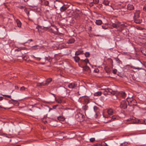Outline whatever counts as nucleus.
Returning <instances> with one entry per match:
<instances>
[{
    "instance_id": "6ab92c4d",
    "label": "nucleus",
    "mask_w": 146,
    "mask_h": 146,
    "mask_svg": "<svg viewBox=\"0 0 146 146\" xmlns=\"http://www.w3.org/2000/svg\"><path fill=\"white\" fill-rule=\"evenodd\" d=\"M96 23V25H100L102 23V21L100 20H96L95 22Z\"/></svg>"
},
{
    "instance_id": "864d4df0",
    "label": "nucleus",
    "mask_w": 146,
    "mask_h": 146,
    "mask_svg": "<svg viewBox=\"0 0 146 146\" xmlns=\"http://www.w3.org/2000/svg\"><path fill=\"white\" fill-rule=\"evenodd\" d=\"M29 41H33V40H32V39H29Z\"/></svg>"
},
{
    "instance_id": "20e7f679",
    "label": "nucleus",
    "mask_w": 146,
    "mask_h": 146,
    "mask_svg": "<svg viewBox=\"0 0 146 146\" xmlns=\"http://www.w3.org/2000/svg\"><path fill=\"white\" fill-rule=\"evenodd\" d=\"M140 12L139 11H136L135 13H134V18H139Z\"/></svg>"
},
{
    "instance_id": "ea45409f",
    "label": "nucleus",
    "mask_w": 146,
    "mask_h": 146,
    "mask_svg": "<svg viewBox=\"0 0 146 146\" xmlns=\"http://www.w3.org/2000/svg\"><path fill=\"white\" fill-rule=\"evenodd\" d=\"M23 48H19L18 49H16V50H17V51H19L20 50H23Z\"/></svg>"
},
{
    "instance_id": "f257e3e1",
    "label": "nucleus",
    "mask_w": 146,
    "mask_h": 146,
    "mask_svg": "<svg viewBox=\"0 0 146 146\" xmlns=\"http://www.w3.org/2000/svg\"><path fill=\"white\" fill-rule=\"evenodd\" d=\"M112 26L114 28H116L117 30L121 31L122 30L125 26L123 24H121L120 23L117 24L113 23Z\"/></svg>"
},
{
    "instance_id": "052dcab7",
    "label": "nucleus",
    "mask_w": 146,
    "mask_h": 146,
    "mask_svg": "<svg viewBox=\"0 0 146 146\" xmlns=\"http://www.w3.org/2000/svg\"><path fill=\"white\" fill-rule=\"evenodd\" d=\"M58 119H59V117H58Z\"/></svg>"
},
{
    "instance_id": "4be33fe9",
    "label": "nucleus",
    "mask_w": 146,
    "mask_h": 146,
    "mask_svg": "<svg viewBox=\"0 0 146 146\" xmlns=\"http://www.w3.org/2000/svg\"><path fill=\"white\" fill-rule=\"evenodd\" d=\"M90 69V68L87 66H85L83 67V70L85 71H88Z\"/></svg>"
},
{
    "instance_id": "72a5a7b5",
    "label": "nucleus",
    "mask_w": 146,
    "mask_h": 146,
    "mask_svg": "<svg viewBox=\"0 0 146 146\" xmlns=\"http://www.w3.org/2000/svg\"><path fill=\"white\" fill-rule=\"evenodd\" d=\"M90 140L91 142H93L95 141V139L94 138H90Z\"/></svg>"
},
{
    "instance_id": "8fccbe9b",
    "label": "nucleus",
    "mask_w": 146,
    "mask_h": 146,
    "mask_svg": "<svg viewBox=\"0 0 146 146\" xmlns=\"http://www.w3.org/2000/svg\"><path fill=\"white\" fill-rule=\"evenodd\" d=\"M80 54H81L83 53V51H80Z\"/></svg>"
},
{
    "instance_id": "f3484780",
    "label": "nucleus",
    "mask_w": 146,
    "mask_h": 146,
    "mask_svg": "<svg viewBox=\"0 0 146 146\" xmlns=\"http://www.w3.org/2000/svg\"><path fill=\"white\" fill-rule=\"evenodd\" d=\"M45 60H46L50 62H51L52 60L51 58L49 56L47 57H45Z\"/></svg>"
},
{
    "instance_id": "423d86ee",
    "label": "nucleus",
    "mask_w": 146,
    "mask_h": 146,
    "mask_svg": "<svg viewBox=\"0 0 146 146\" xmlns=\"http://www.w3.org/2000/svg\"><path fill=\"white\" fill-rule=\"evenodd\" d=\"M83 98V100H84V102L85 103V104H88L89 102V100L86 97H85L84 96H82L80 97V98Z\"/></svg>"
},
{
    "instance_id": "b1692460",
    "label": "nucleus",
    "mask_w": 146,
    "mask_h": 146,
    "mask_svg": "<svg viewBox=\"0 0 146 146\" xmlns=\"http://www.w3.org/2000/svg\"><path fill=\"white\" fill-rule=\"evenodd\" d=\"M81 60L82 61L85 62V63H86V64H87V63H88L90 64V63L89 62V60L87 58H86L85 60Z\"/></svg>"
},
{
    "instance_id": "2eb2a0df",
    "label": "nucleus",
    "mask_w": 146,
    "mask_h": 146,
    "mask_svg": "<svg viewBox=\"0 0 146 146\" xmlns=\"http://www.w3.org/2000/svg\"><path fill=\"white\" fill-rule=\"evenodd\" d=\"M52 80L51 78H49L47 79L45 82H44L45 86L48 85Z\"/></svg>"
},
{
    "instance_id": "7c9ffc66",
    "label": "nucleus",
    "mask_w": 146,
    "mask_h": 146,
    "mask_svg": "<svg viewBox=\"0 0 146 146\" xmlns=\"http://www.w3.org/2000/svg\"><path fill=\"white\" fill-rule=\"evenodd\" d=\"M44 5L46 6H48L49 2L47 1H44Z\"/></svg>"
},
{
    "instance_id": "1a4fd4ad",
    "label": "nucleus",
    "mask_w": 146,
    "mask_h": 146,
    "mask_svg": "<svg viewBox=\"0 0 146 146\" xmlns=\"http://www.w3.org/2000/svg\"><path fill=\"white\" fill-rule=\"evenodd\" d=\"M68 86L70 88L73 89L75 87L76 85L74 83H71L68 85Z\"/></svg>"
},
{
    "instance_id": "6e6d98bb",
    "label": "nucleus",
    "mask_w": 146,
    "mask_h": 146,
    "mask_svg": "<svg viewBox=\"0 0 146 146\" xmlns=\"http://www.w3.org/2000/svg\"><path fill=\"white\" fill-rule=\"evenodd\" d=\"M95 108H97L96 107H94V110L95 109Z\"/></svg>"
},
{
    "instance_id": "49530a36",
    "label": "nucleus",
    "mask_w": 146,
    "mask_h": 146,
    "mask_svg": "<svg viewBox=\"0 0 146 146\" xmlns=\"http://www.w3.org/2000/svg\"><path fill=\"white\" fill-rule=\"evenodd\" d=\"M0 108L5 109V108L1 106H0Z\"/></svg>"
},
{
    "instance_id": "5701e85b",
    "label": "nucleus",
    "mask_w": 146,
    "mask_h": 146,
    "mask_svg": "<svg viewBox=\"0 0 146 146\" xmlns=\"http://www.w3.org/2000/svg\"><path fill=\"white\" fill-rule=\"evenodd\" d=\"M102 92H98L94 94V95L96 96H100Z\"/></svg>"
},
{
    "instance_id": "393cba45",
    "label": "nucleus",
    "mask_w": 146,
    "mask_h": 146,
    "mask_svg": "<svg viewBox=\"0 0 146 146\" xmlns=\"http://www.w3.org/2000/svg\"><path fill=\"white\" fill-rule=\"evenodd\" d=\"M88 108V106L87 105H85L82 107V109L85 111H86L87 110Z\"/></svg>"
},
{
    "instance_id": "5fc2aeb1",
    "label": "nucleus",
    "mask_w": 146,
    "mask_h": 146,
    "mask_svg": "<svg viewBox=\"0 0 146 146\" xmlns=\"http://www.w3.org/2000/svg\"><path fill=\"white\" fill-rule=\"evenodd\" d=\"M27 13V15H28V14H29V12H27V13Z\"/></svg>"
},
{
    "instance_id": "bf43d9fd",
    "label": "nucleus",
    "mask_w": 146,
    "mask_h": 146,
    "mask_svg": "<svg viewBox=\"0 0 146 146\" xmlns=\"http://www.w3.org/2000/svg\"><path fill=\"white\" fill-rule=\"evenodd\" d=\"M52 94L54 96H54V95H54V94Z\"/></svg>"
},
{
    "instance_id": "0e129e2a",
    "label": "nucleus",
    "mask_w": 146,
    "mask_h": 146,
    "mask_svg": "<svg viewBox=\"0 0 146 146\" xmlns=\"http://www.w3.org/2000/svg\"><path fill=\"white\" fill-rule=\"evenodd\" d=\"M46 122H45V123H46Z\"/></svg>"
},
{
    "instance_id": "f704fd0d",
    "label": "nucleus",
    "mask_w": 146,
    "mask_h": 146,
    "mask_svg": "<svg viewBox=\"0 0 146 146\" xmlns=\"http://www.w3.org/2000/svg\"><path fill=\"white\" fill-rule=\"evenodd\" d=\"M93 2L95 4H97L99 2V0H93Z\"/></svg>"
},
{
    "instance_id": "0eeeda50",
    "label": "nucleus",
    "mask_w": 146,
    "mask_h": 146,
    "mask_svg": "<svg viewBox=\"0 0 146 146\" xmlns=\"http://www.w3.org/2000/svg\"><path fill=\"white\" fill-rule=\"evenodd\" d=\"M134 19L135 22L137 24L140 23L142 22V20L141 19H139V18H134Z\"/></svg>"
},
{
    "instance_id": "9d476101",
    "label": "nucleus",
    "mask_w": 146,
    "mask_h": 146,
    "mask_svg": "<svg viewBox=\"0 0 146 146\" xmlns=\"http://www.w3.org/2000/svg\"><path fill=\"white\" fill-rule=\"evenodd\" d=\"M75 41V39L73 38H71L69 39L68 41L67 42V43L69 44H72L74 43Z\"/></svg>"
},
{
    "instance_id": "cd10ccee",
    "label": "nucleus",
    "mask_w": 146,
    "mask_h": 146,
    "mask_svg": "<svg viewBox=\"0 0 146 146\" xmlns=\"http://www.w3.org/2000/svg\"><path fill=\"white\" fill-rule=\"evenodd\" d=\"M26 88L24 86L21 87L20 89V90L21 91H23L25 90Z\"/></svg>"
},
{
    "instance_id": "f8f14e48",
    "label": "nucleus",
    "mask_w": 146,
    "mask_h": 146,
    "mask_svg": "<svg viewBox=\"0 0 146 146\" xmlns=\"http://www.w3.org/2000/svg\"><path fill=\"white\" fill-rule=\"evenodd\" d=\"M75 117L76 118H78L80 119H81L83 117V115L82 113H79L76 115Z\"/></svg>"
},
{
    "instance_id": "4c0bfd02",
    "label": "nucleus",
    "mask_w": 146,
    "mask_h": 146,
    "mask_svg": "<svg viewBox=\"0 0 146 146\" xmlns=\"http://www.w3.org/2000/svg\"><path fill=\"white\" fill-rule=\"evenodd\" d=\"M70 10H68L66 12V14L68 15H69L70 14Z\"/></svg>"
},
{
    "instance_id": "37998d69",
    "label": "nucleus",
    "mask_w": 146,
    "mask_h": 146,
    "mask_svg": "<svg viewBox=\"0 0 146 146\" xmlns=\"http://www.w3.org/2000/svg\"><path fill=\"white\" fill-rule=\"evenodd\" d=\"M143 9L144 11H145L146 12V6L144 7Z\"/></svg>"
},
{
    "instance_id": "a19ab883",
    "label": "nucleus",
    "mask_w": 146,
    "mask_h": 146,
    "mask_svg": "<svg viewBox=\"0 0 146 146\" xmlns=\"http://www.w3.org/2000/svg\"><path fill=\"white\" fill-rule=\"evenodd\" d=\"M75 15L77 16V19H78L80 17V16L79 15V14L77 13Z\"/></svg>"
},
{
    "instance_id": "e2e57ef3",
    "label": "nucleus",
    "mask_w": 146,
    "mask_h": 146,
    "mask_svg": "<svg viewBox=\"0 0 146 146\" xmlns=\"http://www.w3.org/2000/svg\"><path fill=\"white\" fill-rule=\"evenodd\" d=\"M46 122H45V123H46Z\"/></svg>"
},
{
    "instance_id": "e433bc0d",
    "label": "nucleus",
    "mask_w": 146,
    "mask_h": 146,
    "mask_svg": "<svg viewBox=\"0 0 146 146\" xmlns=\"http://www.w3.org/2000/svg\"><path fill=\"white\" fill-rule=\"evenodd\" d=\"M117 72V70L116 69H114L113 71V73L114 74H116Z\"/></svg>"
},
{
    "instance_id": "2f4dec72",
    "label": "nucleus",
    "mask_w": 146,
    "mask_h": 146,
    "mask_svg": "<svg viewBox=\"0 0 146 146\" xmlns=\"http://www.w3.org/2000/svg\"><path fill=\"white\" fill-rule=\"evenodd\" d=\"M102 28L104 29H106L108 28V26L107 25H103L102 26Z\"/></svg>"
},
{
    "instance_id": "39448f33",
    "label": "nucleus",
    "mask_w": 146,
    "mask_h": 146,
    "mask_svg": "<svg viewBox=\"0 0 146 146\" xmlns=\"http://www.w3.org/2000/svg\"><path fill=\"white\" fill-rule=\"evenodd\" d=\"M105 91L107 92H109L111 94H114L115 93V92L113 91V90L110 88H107L105 89Z\"/></svg>"
},
{
    "instance_id": "473e14b6",
    "label": "nucleus",
    "mask_w": 146,
    "mask_h": 146,
    "mask_svg": "<svg viewBox=\"0 0 146 146\" xmlns=\"http://www.w3.org/2000/svg\"><path fill=\"white\" fill-rule=\"evenodd\" d=\"M80 54V51H77L75 53L76 55H78Z\"/></svg>"
},
{
    "instance_id": "a211bd4d",
    "label": "nucleus",
    "mask_w": 146,
    "mask_h": 146,
    "mask_svg": "<svg viewBox=\"0 0 146 146\" xmlns=\"http://www.w3.org/2000/svg\"><path fill=\"white\" fill-rule=\"evenodd\" d=\"M108 113L109 115H112L113 113V111L112 109L111 108L109 109L108 110Z\"/></svg>"
},
{
    "instance_id": "58836bf2",
    "label": "nucleus",
    "mask_w": 146,
    "mask_h": 146,
    "mask_svg": "<svg viewBox=\"0 0 146 146\" xmlns=\"http://www.w3.org/2000/svg\"><path fill=\"white\" fill-rule=\"evenodd\" d=\"M133 69H135L139 70V69H141V68H139V67L136 68L135 67H133Z\"/></svg>"
},
{
    "instance_id": "9b49d317",
    "label": "nucleus",
    "mask_w": 146,
    "mask_h": 146,
    "mask_svg": "<svg viewBox=\"0 0 146 146\" xmlns=\"http://www.w3.org/2000/svg\"><path fill=\"white\" fill-rule=\"evenodd\" d=\"M134 8V6L133 5L131 4H129L127 6V9L129 10H131L133 9Z\"/></svg>"
},
{
    "instance_id": "bb28decb",
    "label": "nucleus",
    "mask_w": 146,
    "mask_h": 146,
    "mask_svg": "<svg viewBox=\"0 0 146 146\" xmlns=\"http://www.w3.org/2000/svg\"><path fill=\"white\" fill-rule=\"evenodd\" d=\"M85 55L86 57H88L90 55V54L89 52H85Z\"/></svg>"
},
{
    "instance_id": "aec40b11",
    "label": "nucleus",
    "mask_w": 146,
    "mask_h": 146,
    "mask_svg": "<svg viewBox=\"0 0 146 146\" xmlns=\"http://www.w3.org/2000/svg\"><path fill=\"white\" fill-rule=\"evenodd\" d=\"M73 58L74 59V60L76 62H78L80 60V58L78 56H75V57H74Z\"/></svg>"
},
{
    "instance_id": "412c9836",
    "label": "nucleus",
    "mask_w": 146,
    "mask_h": 146,
    "mask_svg": "<svg viewBox=\"0 0 146 146\" xmlns=\"http://www.w3.org/2000/svg\"><path fill=\"white\" fill-rule=\"evenodd\" d=\"M109 2L108 0H104L103 1V4L105 5L106 6L108 5Z\"/></svg>"
},
{
    "instance_id": "7ed1b4c3",
    "label": "nucleus",
    "mask_w": 146,
    "mask_h": 146,
    "mask_svg": "<svg viewBox=\"0 0 146 146\" xmlns=\"http://www.w3.org/2000/svg\"><path fill=\"white\" fill-rule=\"evenodd\" d=\"M120 107L123 109L126 108L127 107V104L125 101H122L121 103Z\"/></svg>"
},
{
    "instance_id": "79ce46f5",
    "label": "nucleus",
    "mask_w": 146,
    "mask_h": 146,
    "mask_svg": "<svg viewBox=\"0 0 146 146\" xmlns=\"http://www.w3.org/2000/svg\"><path fill=\"white\" fill-rule=\"evenodd\" d=\"M18 7L20 9H23L24 7L23 6H18Z\"/></svg>"
},
{
    "instance_id": "ddd939ff",
    "label": "nucleus",
    "mask_w": 146,
    "mask_h": 146,
    "mask_svg": "<svg viewBox=\"0 0 146 146\" xmlns=\"http://www.w3.org/2000/svg\"><path fill=\"white\" fill-rule=\"evenodd\" d=\"M45 86L44 82H42L41 83H37L36 86L39 87H41L42 86Z\"/></svg>"
},
{
    "instance_id": "dca6fc26",
    "label": "nucleus",
    "mask_w": 146,
    "mask_h": 146,
    "mask_svg": "<svg viewBox=\"0 0 146 146\" xmlns=\"http://www.w3.org/2000/svg\"><path fill=\"white\" fill-rule=\"evenodd\" d=\"M16 23L19 27H21V21L18 19L16 20Z\"/></svg>"
},
{
    "instance_id": "de8ad7c7",
    "label": "nucleus",
    "mask_w": 146,
    "mask_h": 146,
    "mask_svg": "<svg viewBox=\"0 0 146 146\" xmlns=\"http://www.w3.org/2000/svg\"><path fill=\"white\" fill-rule=\"evenodd\" d=\"M38 46V45H36L35 46H33V47L35 48V47H37V46Z\"/></svg>"
},
{
    "instance_id": "09e8293b",
    "label": "nucleus",
    "mask_w": 146,
    "mask_h": 146,
    "mask_svg": "<svg viewBox=\"0 0 146 146\" xmlns=\"http://www.w3.org/2000/svg\"><path fill=\"white\" fill-rule=\"evenodd\" d=\"M15 88L16 89H18L19 88V87L18 86H15Z\"/></svg>"
},
{
    "instance_id": "4468645a",
    "label": "nucleus",
    "mask_w": 146,
    "mask_h": 146,
    "mask_svg": "<svg viewBox=\"0 0 146 146\" xmlns=\"http://www.w3.org/2000/svg\"><path fill=\"white\" fill-rule=\"evenodd\" d=\"M67 9V7L66 6L64 5L60 8V10L61 12H63Z\"/></svg>"
},
{
    "instance_id": "4d7b16f0",
    "label": "nucleus",
    "mask_w": 146,
    "mask_h": 146,
    "mask_svg": "<svg viewBox=\"0 0 146 146\" xmlns=\"http://www.w3.org/2000/svg\"><path fill=\"white\" fill-rule=\"evenodd\" d=\"M127 144H128V143H127V144H126L125 145H126Z\"/></svg>"
},
{
    "instance_id": "c03bdc74",
    "label": "nucleus",
    "mask_w": 146,
    "mask_h": 146,
    "mask_svg": "<svg viewBox=\"0 0 146 146\" xmlns=\"http://www.w3.org/2000/svg\"><path fill=\"white\" fill-rule=\"evenodd\" d=\"M3 99V97L2 96L0 97V100H2Z\"/></svg>"
},
{
    "instance_id": "f03ea898",
    "label": "nucleus",
    "mask_w": 146,
    "mask_h": 146,
    "mask_svg": "<svg viewBox=\"0 0 146 146\" xmlns=\"http://www.w3.org/2000/svg\"><path fill=\"white\" fill-rule=\"evenodd\" d=\"M127 102L128 103L129 105L130 106H132L134 104V103L135 102V100L133 99L132 97H128L127 98Z\"/></svg>"
},
{
    "instance_id": "3c124183",
    "label": "nucleus",
    "mask_w": 146,
    "mask_h": 146,
    "mask_svg": "<svg viewBox=\"0 0 146 146\" xmlns=\"http://www.w3.org/2000/svg\"><path fill=\"white\" fill-rule=\"evenodd\" d=\"M131 120V118H129V119H127V120L128 121H130Z\"/></svg>"
},
{
    "instance_id": "680f3d73",
    "label": "nucleus",
    "mask_w": 146,
    "mask_h": 146,
    "mask_svg": "<svg viewBox=\"0 0 146 146\" xmlns=\"http://www.w3.org/2000/svg\"><path fill=\"white\" fill-rule=\"evenodd\" d=\"M44 28H47V27H44Z\"/></svg>"
},
{
    "instance_id": "c756f323",
    "label": "nucleus",
    "mask_w": 146,
    "mask_h": 146,
    "mask_svg": "<svg viewBox=\"0 0 146 146\" xmlns=\"http://www.w3.org/2000/svg\"><path fill=\"white\" fill-rule=\"evenodd\" d=\"M117 118V117L116 116H112L111 117V120H112V121L114 120L115 119Z\"/></svg>"
},
{
    "instance_id": "c9c22d12",
    "label": "nucleus",
    "mask_w": 146,
    "mask_h": 146,
    "mask_svg": "<svg viewBox=\"0 0 146 146\" xmlns=\"http://www.w3.org/2000/svg\"><path fill=\"white\" fill-rule=\"evenodd\" d=\"M57 102L59 103H61L62 102V100L60 99H57L56 100Z\"/></svg>"
},
{
    "instance_id": "6e6552de",
    "label": "nucleus",
    "mask_w": 146,
    "mask_h": 146,
    "mask_svg": "<svg viewBox=\"0 0 146 146\" xmlns=\"http://www.w3.org/2000/svg\"><path fill=\"white\" fill-rule=\"evenodd\" d=\"M119 94L120 96L123 98H125L126 96V93L123 92H120L119 93Z\"/></svg>"
},
{
    "instance_id": "13d9d810",
    "label": "nucleus",
    "mask_w": 146,
    "mask_h": 146,
    "mask_svg": "<svg viewBox=\"0 0 146 146\" xmlns=\"http://www.w3.org/2000/svg\"><path fill=\"white\" fill-rule=\"evenodd\" d=\"M26 10V9L25 8V10H24V11H25Z\"/></svg>"
},
{
    "instance_id": "a878e982",
    "label": "nucleus",
    "mask_w": 146,
    "mask_h": 146,
    "mask_svg": "<svg viewBox=\"0 0 146 146\" xmlns=\"http://www.w3.org/2000/svg\"><path fill=\"white\" fill-rule=\"evenodd\" d=\"M3 96L7 97L8 98H11V99L13 101H15L14 100H13L11 98V96L7 95H2Z\"/></svg>"
},
{
    "instance_id": "a18cd8bd",
    "label": "nucleus",
    "mask_w": 146,
    "mask_h": 146,
    "mask_svg": "<svg viewBox=\"0 0 146 146\" xmlns=\"http://www.w3.org/2000/svg\"><path fill=\"white\" fill-rule=\"evenodd\" d=\"M116 61H120L119 59L118 58H116Z\"/></svg>"
},
{
    "instance_id": "c85d7f7f",
    "label": "nucleus",
    "mask_w": 146,
    "mask_h": 146,
    "mask_svg": "<svg viewBox=\"0 0 146 146\" xmlns=\"http://www.w3.org/2000/svg\"><path fill=\"white\" fill-rule=\"evenodd\" d=\"M32 57L33 58H35L36 60H38V61L40 60L41 59V58H40L36 57L34 56H33Z\"/></svg>"
},
{
    "instance_id": "603ef678",
    "label": "nucleus",
    "mask_w": 146,
    "mask_h": 146,
    "mask_svg": "<svg viewBox=\"0 0 146 146\" xmlns=\"http://www.w3.org/2000/svg\"><path fill=\"white\" fill-rule=\"evenodd\" d=\"M24 1L25 2H27L28 1V0H24Z\"/></svg>"
}]
</instances>
